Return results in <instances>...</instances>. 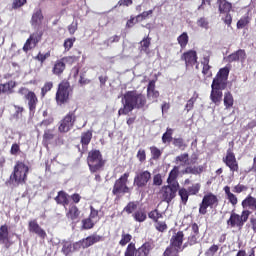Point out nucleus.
I'll return each instance as SVG.
<instances>
[{
    "label": "nucleus",
    "mask_w": 256,
    "mask_h": 256,
    "mask_svg": "<svg viewBox=\"0 0 256 256\" xmlns=\"http://www.w3.org/2000/svg\"><path fill=\"white\" fill-rule=\"evenodd\" d=\"M175 138H173V128H167L166 132L162 135V143H164V145H169V143H173V140Z\"/></svg>",
    "instance_id": "34"
},
{
    "label": "nucleus",
    "mask_w": 256,
    "mask_h": 256,
    "mask_svg": "<svg viewBox=\"0 0 256 256\" xmlns=\"http://www.w3.org/2000/svg\"><path fill=\"white\" fill-rule=\"evenodd\" d=\"M222 161L232 173H239V162H237L233 149L229 148L227 150L226 156L222 158Z\"/></svg>",
    "instance_id": "13"
},
{
    "label": "nucleus",
    "mask_w": 256,
    "mask_h": 256,
    "mask_svg": "<svg viewBox=\"0 0 256 256\" xmlns=\"http://www.w3.org/2000/svg\"><path fill=\"white\" fill-rule=\"evenodd\" d=\"M151 181V172L149 170H141L139 172H136L134 176V187H137V189H145L147 187V184Z\"/></svg>",
    "instance_id": "12"
},
{
    "label": "nucleus",
    "mask_w": 256,
    "mask_h": 256,
    "mask_svg": "<svg viewBox=\"0 0 256 256\" xmlns=\"http://www.w3.org/2000/svg\"><path fill=\"white\" fill-rule=\"evenodd\" d=\"M191 175H201L203 166H189Z\"/></svg>",
    "instance_id": "60"
},
{
    "label": "nucleus",
    "mask_w": 256,
    "mask_h": 256,
    "mask_svg": "<svg viewBox=\"0 0 256 256\" xmlns=\"http://www.w3.org/2000/svg\"><path fill=\"white\" fill-rule=\"evenodd\" d=\"M179 177V166H174L173 169L170 171L167 183H173Z\"/></svg>",
    "instance_id": "43"
},
{
    "label": "nucleus",
    "mask_w": 256,
    "mask_h": 256,
    "mask_svg": "<svg viewBox=\"0 0 256 256\" xmlns=\"http://www.w3.org/2000/svg\"><path fill=\"white\" fill-rule=\"evenodd\" d=\"M71 93V84L69 81H62L58 85V90L56 92V103L57 105H65L69 103V94Z\"/></svg>",
    "instance_id": "10"
},
{
    "label": "nucleus",
    "mask_w": 256,
    "mask_h": 256,
    "mask_svg": "<svg viewBox=\"0 0 256 256\" xmlns=\"http://www.w3.org/2000/svg\"><path fill=\"white\" fill-rule=\"evenodd\" d=\"M75 41V38H67L66 40H64L63 47L65 51H71L73 45L75 44Z\"/></svg>",
    "instance_id": "53"
},
{
    "label": "nucleus",
    "mask_w": 256,
    "mask_h": 256,
    "mask_svg": "<svg viewBox=\"0 0 256 256\" xmlns=\"http://www.w3.org/2000/svg\"><path fill=\"white\" fill-rule=\"evenodd\" d=\"M249 190V187L247 185H244V184H237L233 187L232 191L233 193H244L245 191H248Z\"/></svg>",
    "instance_id": "52"
},
{
    "label": "nucleus",
    "mask_w": 256,
    "mask_h": 256,
    "mask_svg": "<svg viewBox=\"0 0 256 256\" xmlns=\"http://www.w3.org/2000/svg\"><path fill=\"white\" fill-rule=\"evenodd\" d=\"M172 145H174L177 149H180V151H185V149H187V142H185V139L181 137L174 138Z\"/></svg>",
    "instance_id": "38"
},
{
    "label": "nucleus",
    "mask_w": 256,
    "mask_h": 256,
    "mask_svg": "<svg viewBox=\"0 0 256 256\" xmlns=\"http://www.w3.org/2000/svg\"><path fill=\"white\" fill-rule=\"evenodd\" d=\"M0 243L3 245L9 244V226L7 224L0 226Z\"/></svg>",
    "instance_id": "28"
},
{
    "label": "nucleus",
    "mask_w": 256,
    "mask_h": 256,
    "mask_svg": "<svg viewBox=\"0 0 256 256\" xmlns=\"http://www.w3.org/2000/svg\"><path fill=\"white\" fill-rule=\"evenodd\" d=\"M92 139H93V132L91 130H87L86 132H83L81 134V140H80L82 147H87L89 143H91Z\"/></svg>",
    "instance_id": "30"
},
{
    "label": "nucleus",
    "mask_w": 256,
    "mask_h": 256,
    "mask_svg": "<svg viewBox=\"0 0 256 256\" xmlns=\"http://www.w3.org/2000/svg\"><path fill=\"white\" fill-rule=\"evenodd\" d=\"M79 217H81V210H79V207H77L75 204H70L66 212V218L68 221L77 223V221H79Z\"/></svg>",
    "instance_id": "17"
},
{
    "label": "nucleus",
    "mask_w": 256,
    "mask_h": 256,
    "mask_svg": "<svg viewBox=\"0 0 256 256\" xmlns=\"http://www.w3.org/2000/svg\"><path fill=\"white\" fill-rule=\"evenodd\" d=\"M33 232L38 235V237H40L42 241H45V239L47 238V232H45V230H43V228H41L40 225L37 223L33 224Z\"/></svg>",
    "instance_id": "40"
},
{
    "label": "nucleus",
    "mask_w": 256,
    "mask_h": 256,
    "mask_svg": "<svg viewBox=\"0 0 256 256\" xmlns=\"http://www.w3.org/2000/svg\"><path fill=\"white\" fill-rule=\"evenodd\" d=\"M100 241H105V238L97 234L87 236L86 238H83L75 243L63 240L61 253H63L65 256H69L71 253H75V251H81V249H89V247H92V245H95V243H100Z\"/></svg>",
    "instance_id": "3"
},
{
    "label": "nucleus",
    "mask_w": 256,
    "mask_h": 256,
    "mask_svg": "<svg viewBox=\"0 0 256 256\" xmlns=\"http://www.w3.org/2000/svg\"><path fill=\"white\" fill-rule=\"evenodd\" d=\"M199 57L197 56V51L188 50L184 52L181 56V60L185 62L186 67H193L197 65Z\"/></svg>",
    "instance_id": "16"
},
{
    "label": "nucleus",
    "mask_w": 256,
    "mask_h": 256,
    "mask_svg": "<svg viewBox=\"0 0 256 256\" xmlns=\"http://www.w3.org/2000/svg\"><path fill=\"white\" fill-rule=\"evenodd\" d=\"M244 211H251V213L256 211V198L251 194H248L244 200L241 202Z\"/></svg>",
    "instance_id": "18"
},
{
    "label": "nucleus",
    "mask_w": 256,
    "mask_h": 256,
    "mask_svg": "<svg viewBox=\"0 0 256 256\" xmlns=\"http://www.w3.org/2000/svg\"><path fill=\"white\" fill-rule=\"evenodd\" d=\"M20 93H22V95H25V99H27L28 105H29V109L30 111H33V92L27 90V88H22L20 90Z\"/></svg>",
    "instance_id": "37"
},
{
    "label": "nucleus",
    "mask_w": 256,
    "mask_h": 256,
    "mask_svg": "<svg viewBox=\"0 0 256 256\" xmlns=\"http://www.w3.org/2000/svg\"><path fill=\"white\" fill-rule=\"evenodd\" d=\"M33 42V34L29 36V38L26 40V43L23 46V51L27 53V51H31V43Z\"/></svg>",
    "instance_id": "62"
},
{
    "label": "nucleus",
    "mask_w": 256,
    "mask_h": 256,
    "mask_svg": "<svg viewBox=\"0 0 256 256\" xmlns=\"http://www.w3.org/2000/svg\"><path fill=\"white\" fill-rule=\"evenodd\" d=\"M132 217L134 218L135 221L138 223H143L144 221H147V213L143 210H138L136 211Z\"/></svg>",
    "instance_id": "42"
},
{
    "label": "nucleus",
    "mask_w": 256,
    "mask_h": 256,
    "mask_svg": "<svg viewBox=\"0 0 256 256\" xmlns=\"http://www.w3.org/2000/svg\"><path fill=\"white\" fill-rule=\"evenodd\" d=\"M219 205V198L217 195L213 194L212 192H209L205 194L202 198L201 203L199 204V215H205L208 213L209 209H215V207H218Z\"/></svg>",
    "instance_id": "9"
},
{
    "label": "nucleus",
    "mask_w": 256,
    "mask_h": 256,
    "mask_svg": "<svg viewBox=\"0 0 256 256\" xmlns=\"http://www.w3.org/2000/svg\"><path fill=\"white\" fill-rule=\"evenodd\" d=\"M178 195L183 203V205H187V201H189V192L186 188H180L178 191Z\"/></svg>",
    "instance_id": "45"
},
{
    "label": "nucleus",
    "mask_w": 256,
    "mask_h": 256,
    "mask_svg": "<svg viewBox=\"0 0 256 256\" xmlns=\"http://www.w3.org/2000/svg\"><path fill=\"white\" fill-rule=\"evenodd\" d=\"M132 239H133V236L123 230L121 234V239L119 241V245L121 247H125V245L131 243Z\"/></svg>",
    "instance_id": "41"
},
{
    "label": "nucleus",
    "mask_w": 256,
    "mask_h": 256,
    "mask_svg": "<svg viewBox=\"0 0 256 256\" xmlns=\"http://www.w3.org/2000/svg\"><path fill=\"white\" fill-rule=\"evenodd\" d=\"M122 105L118 110V115H129L134 109L147 107V96L137 90L127 91L122 97Z\"/></svg>",
    "instance_id": "1"
},
{
    "label": "nucleus",
    "mask_w": 256,
    "mask_h": 256,
    "mask_svg": "<svg viewBox=\"0 0 256 256\" xmlns=\"http://www.w3.org/2000/svg\"><path fill=\"white\" fill-rule=\"evenodd\" d=\"M223 101L225 109H231V107L235 105V99L233 98V94L230 91L224 93Z\"/></svg>",
    "instance_id": "31"
},
{
    "label": "nucleus",
    "mask_w": 256,
    "mask_h": 256,
    "mask_svg": "<svg viewBox=\"0 0 256 256\" xmlns=\"http://www.w3.org/2000/svg\"><path fill=\"white\" fill-rule=\"evenodd\" d=\"M153 185H156L157 187L163 185V178L161 177V174H156L153 176Z\"/></svg>",
    "instance_id": "64"
},
{
    "label": "nucleus",
    "mask_w": 256,
    "mask_h": 256,
    "mask_svg": "<svg viewBox=\"0 0 256 256\" xmlns=\"http://www.w3.org/2000/svg\"><path fill=\"white\" fill-rule=\"evenodd\" d=\"M246 58H247V53H245V50L243 49H239L238 51L228 56V60L230 61V63H233L235 61H245Z\"/></svg>",
    "instance_id": "25"
},
{
    "label": "nucleus",
    "mask_w": 256,
    "mask_h": 256,
    "mask_svg": "<svg viewBox=\"0 0 256 256\" xmlns=\"http://www.w3.org/2000/svg\"><path fill=\"white\" fill-rule=\"evenodd\" d=\"M229 67L221 68L211 84L210 101L214 105H221L223 101V91L227 89V80L229 79Z\"/></svg>",
    "instance_id": "2"
},
{
    "label": "nucleus",
    "mask_w": 256,
    "mask_h": 256,
    "mask_svg": "<svg viewBox=\"0 0 256 256\" xmlns=\"http://www.w3.org/2000/svg\"><path fill=\"white\" fill-rule=\"evenodd\" d=\"M192 233L188 236V242L190 247L193 245H197V239H199V225L197 223H193L191 226Z\"/></svg>",
    "instance_id": "22"
},
{
    "label": "nucleus",
    "mask_w": 256,
    "mask_h": 256,
    "mask_svg": "<svg viewBox=\"0 0 256 256\" xmlns=\"http://www.w3.org/2000/svg\"><path fill=\"white\" fill-rule=\"evenodd\" d=\"M148 217L155 223L158 220L163 219V214L159 212L158 209H154L148 213Z\"/></svg>",
    "instance_id": "46"
},
{
    "label": "nucleus",
    "mask_w": 256,
    "mask_h": 256,
    "mask_svg": "<svg viewBox=\"0 0 256 256\" xmlns=\"http://www.w3.org/2000/svg\"><path fill=\"white\" fill-rule=\"evenodd\" d=\"M76 120L77 116L75 115V110L66 114L65 117L60 121V125L58 127L60 133H69V131L73 129Z\"/></svg>",
    "instance_id": "11"
},
{
    "label": "nucleus",
    "mask_w": 256,
    "mask_h": 256,
    "mask_svg": "<svg viewBox=\"0 0 256 256\" xmlns=\"http://www.w3.org/2000/svg\"><path fill=\"white\" fill-rule=\"evenodd\" d=\"M154 227L156 231H159V233H165V231L168 229L167 223L159 220L155 222Z\"/></svg>",
    "instance_id": "49"
},
{
    "label": "nucleus",
    "mask_w": 256,
    "mask_h": 256,
    "mask_svg": "<svg viewBox=\"0 0 256 256\" xmlns=\"http://www.w3.org/2000/svg\"><path fill=\"white\" fill-rule=\"evenodd\" d=\"M55 139V131L54 130H45L43 135L44 143H49Z\"/></svg>",
    "instance_id": "47"
},
{
    "label": "nucleus",
    "mask_w": 256,
    "mask_h": 256,
    "mask_svg": "<svg viewBox=\"0 0 256 256\" xmlns=\"http://www.w3.org/2000/svg\"><path fill=\"white\" fill-rule=\"evenodd\" d=\"M178 44L181 49H185L187 45H189V34L187 32H183L181 35L177 37Z\"/></svg>",
    "instance_id": "33"
},
{
    "label": "nucleus",
    "mask_w": 256,
    "mask_h": 256,
    "mask_svg": "<svg viewBox=\"0 0 256 256\" xmlns=\"http://www.w3.org/2000/svg\"><path fill=\"white\" fill-rule=\"evenodd\" d=\"M175 163H176V165H179V163H181L180 165L182 167H185V165H189V154L183 153V154L176 156Z\"/></svg>",
    "instance_id": "36"
},
{
    "label": "nucleus",
    "mask_w": 256,
    "mask_h": 256,
    "mask_svg": "<svg viewBox=\"0 0 256 256\" xmlns=\"http://www.w3.org/2000/svg\"><path fill=\"white\" fill-rule=\"evenodd\" d=\"M54 200L56 201L57 205H62V207L67 209V205H69V194H67L65 191H59Z\"/></svg>",
    "instance_id": "23"
},
{
    "label": "nucleus",
    "mask_w": 256,
    "mask_h": 256,
    "mask_svg": "<svg viewBox=\"0 0 256 256\" xmlns=\"http://www.w3.org/2000/svg\"><path fill=\"white\" fill-rule=\"evenodd\" d=\"M88 218L92 219L93 221H96V223L99 222V210L95 209V207L90 206V214Z\"/></svg>",
    "instance_id": "51"
},
{
    "label": "nucleus",
    "mask_w": 256,
    "mask_h": 256,
    "mask_svg": "<svg viewBox=\"0 0 256 256\" xmlns=\"http://www.w3.org/2000/svg\"><path fill=\"white\" fill-rule=\"evenodd\" d=\"M153 250V244L151 242H145L138 249L134 242H130L124 252V256H149Z\"/></svg>",
    "instance_id": "8"
},
{
    "label": "nucleus",
    "mask_w": 256,
    "mask_h": 256,
    "mask_svg": "<svg viewBox=\"0 0 256 256\" xmlns=\"http://www.w3.org/2000/svg\"><path fill=\"white\" fill-rule=\"evenodd\" d=\"M140 47L139 50L142 51L143 53H150L149 47H151V37L149 35L145 36L141 41H140Z\"/></svg>",
    "instance_id": "29"
},
{
    "label": "nucleus",
    "mask_w": 256,
    "mask_h": 256,
    "mask_svg": "<svg viewBox=\"0 0 256 256\" xmlns=\"http://www.w3.org/2000/svg\"><path fill=\"white\" fill-rule=\"evenodd\" d=\"M249 23H251V17H249V14H247L245 16H242L238 20L236 27H237V29H245V27L249 26Z\"/></svg>",
    "instance_id": "35"
},
{
    "label": "nucleus",
    "mask_w": 256,
    "mask_h": 256,
    "mask_svg": "<svg viewBox=\"0 0 256 256\" xmlns=\"http://www.w3.org/2000/svg\"><path fill=\"white\" fill-rule=\"evenodd\" d=\"M250 216H251V211L249 210H243L241 212V215L235 212H232L230 214L229 219L227 220V226L230 227V229H235L236 227L237 229H239V231H241L245 223L249 221Z\"/></svg>",
    "instance_id": "6"
},
{
    "label": "nucleus",
    "mask_w": 256,
    "mask_h": 256,
    "mask_svg": "<svg viewBox=\"0 0 256 256\" xmlns=\"http://www.w3.org/2000/svg\"><path fill=\"white\" fill-rule=\"evenodd\" d=\"M119 41H121V36L114 35L105 41V45H107V47H109V45H113V43H119Z\"/></svg>",
    "instance_id": "58"
},
{
    "label": "nucleus",
    "mask_w": 256,
    "mask_h": 256,
    "mask_svg": "<svg viewBox=\"0 0 256 256\" xmlns=\"http://www.w3.org/2000/svg\"><path fill=\"white\" fill-rule=\"evenodd\" d=\"M136 157L140 163H145L147 161V152H145V149H139Z\"/></svg>",
    "instance_id": "54"
},
{
    "label": "nucleus",
    "mask_w": 256,
    "mask_h": 256,
    "mask_svg": "<svg viewBox=\"0 0 256 256\" xmlns=\"http://www.w3.org/2000/svg\"><path fill=\"white\" fill-rule=\"evenodd\" d=\"M184 239H185V234L183 233V231H178L177 233L172 235L170 239V244L166 249L182 251L181 247H183Z\"/></svg>",
    "instance_id": "15"
},
{
    "label": "nucleus",
    "mask_w": 256,
    "mask_h": 256,
    "mask_svg": "<svg viewBox=\"0 0 256 256\" xmlns=\"http://www.w3.org/2000/svg\"><path fill=\"white\" fill-rule=\"evenodd\" d=\"M197 26L201 27V29H209V21H207V18L202 17L197 20Z\"/></svg>",
    "instance_id": "57"
},
{
    "label": "nucleus",
    "mask_w": 256,
    "mask_h": 256,
    "mask_svg": "<svg viewBox=\"0 0 256 256\" xmlns=\"http://www.w3.org/2000/svg\"><path fill=\"white\" fill-rule=\"evenodd\" d=\"M81 223H82L81 225L82 231H89V229H93V227L97 225V221L92 220L89 217L82 219Z\"/></svg>",
    "instance_id": "32"
},
{
    "label": "nucleus",
    "mask_w": 256,
    "mask_h": 256,
    "mask_svg": "<svg viewBox=\"0 0 256 256\" xmlns=\"http://www.w3.org/2000/svg\"><path fill=\"white\" fill-rule=\"evenodd\" d=\"M10 153L12 155H19V153H21V146L18 143L12 144Z\"/></svg>",
    "instance_id": "61"
},
{
    "label": "nucleus",
    "mask_w": 256,
    "mask_h": 256,
    "mask_svg": "<svg viewBox=\"0 0 256 256\" xmlns=\"http://www.w3.org/2000/svg\"><path fill=\"white\" fill-rule=\"evenodd\" d=\"M219 13H231L233 4L227 0H217Z\"/></svg>",
    "instance_id": "24"
},
{
    "label": "nucleus",
    "mask_w": 256,
    "mask_h": 256,
    "mask_svg": "<svg viewBox=\"0 0 256 256\" xmlns=\"http://www.w3.org/2000/svg\"><path fill=\"white\" fill-rule=\"evenodd\" d=\"M61 60L63 61V63L66 65H73V63H77L78 58L77 56H65L62 57Z\"/></svg>",
    "instance_id": "56"
},
{
    "label": "nucleus",
    "mask_w": 256,
    "mask_h": 256,
    "mask_svg": "<svg viewBox=\"0 0 256 256\" xmlns=\"http://www.w3.org/2000/svg\"><path fill=\"white\" fill-rule=\"evenodd\" d=\"M197 97H199V95L194 94L193 97H191L186 105H185V110L187 111V113H189V111H191L193 109V107H195V102L197 101Z\"/></svg>",
    "instance_id": "48"
},
{
    "label": "nucleus",
    "mask_w": 256,
    "mask_h": 256,
    "mask_svg": "<svg viewBox=\"0 0 256 256\" xmlns=\"http://www.w3.org/2000/svg\"><path fill=\"white\" fill-rule=\"evenodd\" d=\"M150 15H153V10L142 12L141 14L136 16V23H139V21H145V19H149Z\"/></svg>",
    "instance_id": "50"
},
{
    "label": "nucleus",
    "mask_w": 256,
    "mask_h": 256,
    "mask_svg": "<svg viewBox=\"0 0 256 256\" xmlns=\"http://www.w3.org/2000/svg\"><path fill=\"white\" fill-rule=\"evenodd\" d=\"M27 173H29V166L17 161L7 183L9 185H21L27 181Z\"/></svg>",
    "instance_id": "5"
},
{
    "label": "nucleus",
    "mask_w": 256,
    "mask_h": 256,
    "mask_svg": "<svg viewBox=\"0 0 256 256\" xmlns=\"http://www.w3.org/2000/svg\"><path fill=\"white\" fill-rule=\"evenodd\" d=\"M86 161L90 173H99V171H103V169H105V163H107V160L103 158L101 150L97 149H92L88 152Z\"/></svg>",
    "instance_id": "4"
},
{
    "label": "nucleus",
    "mask_w": 256,
    "mask_h": 256,
    "mask_svg": "<svg viewBox=\"0 0 256 256\" xmlns=\"http://www.w3.org/2000/svg\"><path fill=\"white\" fill-rule=\"evenodd\" d=\"M149 149L151 157L154 161H158V159H161V155H163V151H161V149L157 148V146H151Z\"/></svg>",
    "instance_id": "44"
},
{
    "label": "nucleus",
    "mask_w": 256,
    "mask_h": 256,
    "mask_svg": "<svg viewBox=\"0 0 256 256\" xmlns=\"http://www.w3.org/2000/svg\"><path fill=\"white\" fill-rule=\"evenodd\" d=\"M130 173L126 172L121 175L118 179L115 180L113 188H112V195H115L117 199L121 195H125L126 193H130L131 189L127 185L129 183Z\"/></svg>",
    "instance_id": "7"
},
{
    "label": "nucleus",
    "mask_w": 256,
    "mask_h": 256,
    "mask_svg": "<svg viewBox=\"0 0 256 256\" xmlns=\"http://www.w3.org/2000/svg\"><path fill=\"white\" fill-rule=\"evenodd\" d=\"M139 207V202L137 201H130L123 209L124 213H127L128 215H131V213L137 211V208Z\"/></svg>",
    "instance_id": "39"
},
{
    "label": "nucleus",
    "mask_w": 256,
    "mask_h": 256,
    "mask_svg": "<svg viewBox=\"0 0 256 256\" xmlns=\"http://www.w3.org/2000/svg\"><path fill=\"white\" fill-rule=\"evenodd\" d=\"M49 57H51V52L50 51L46 52L45 54L39 52L34 57V61L38 62V64L36 65L37 71H39V69H41V67H43V63H45V61H47V59H49Z\"/></svg>",
    "instance_id": "27"
},
{
    "label": "nucleus",
    "mask_w": 256,
    "mask_h": 256,
    "mask_svg": "<svg viewBox=\"0 0 256 256\" xmlns=\"http://www.w3.org/2000/svg\"><path fill=\"white\" fill-rule=\"evenodd\" d=\"M201 189V184L197 183L188 187L187 191L189 195H197Z\"/></svg>",
    "instance_id": "55"
},
{
    "label": "nucleus",
    "mask_w": 256,
    "mask_h": 256,
    "mask_svg": "<svg viewBox=\"0 0 256 256\" xmlns=\"http://www.w3.org/2000/svg\"><path fill=\"white\" fill-rule=\"evenodd\" d=\"M27 3V0H13L12 9H19Z\"/></svg>",
    "instance_id": "63"
},
{
    "label": "nucleus",
    "mask_w": 256,
    "mask_h": 256,
    "mask_svg": "<svg viewBox=\"0 0 256 256\" xmlns=\"http://www.w3.org/2000/svg\"><path fill=\"white\" fill-rule=\"evenodd\" d=\"M223 191L226 195V199L229 201L230 204H232V207H235L239 203V199L237 198V195L231 192V187L229 186H225L223 188Z\"/></svg>",
    "instance_id": "26"
},
{
    "label": "nucleus",
    "mask_w": 256,
    "mask_h": 256,
    "mask_svg": "<svg viewBox=\"0 0 256 256\" xmlns=\"http://www.w3.org/2000/svg\"><path fill=\"white\" fill-rule=\"evenodd\" d=\"M65 69H67V65L63 63V60L60 58L55 61L52 67V73L53 75H56V77H61L62 73L65 72Z\"/></svg>",
    "instance_id": "21"
},
{
    "label": "nucleus",
    "mask_w": 256,
    "mask_h": 256,
    "mask_svg": "<svg viewBox=\"0 0 256 256\" xmlns=\"http://www.w3.org/2000/svg\"><path fill=\"white\" fill-rule=\"evenodd\" d=\"M15 87H17V83L13 80L0 84V95H11Z\"/></svg>",
    "instance_id": "20"
},
{
    "label": "nucleus",
    "mask_w": 256,
    "mask_h": 256,
    "mask_svg": "<svg viewBox=\"0 0 256 256\" xmlns=\"http://www.w3.org/2000/svg\"><path fill=\"white\" fill-rule=\"evenodd\" d=\"M51 89H53V82H46L41 90L42 97H45V94L49 93Z\"/></svg>",
    "instance_id": "59"
},
{
    "label": "nucleus",
    "mask_w": 256,
    "mask_h": 256,
    "mask_svg": "<svg viewBox=\"0 0 256 256\" xmlns=\"http://www.w3.org/2000/svg\"><path fill=\"white\" fill-rule=\"evenodd\" d=\"M210 61H211V58L209 56H204L201 62L203 65L202 75H204L206 79L213 77V72L211 71V65H209Z\"/></svg>",
    "instance_id": "19"
},
{
    "label": "nucleus",
    "mask_w": 256,
    "mask_h": 256,
    "mask_svg": "<svg viewBox=\"0 0 256 256\" xmlns=\"http://www.w3.org/2000/svg\"><path fill=\"white\" fill-rule=\"evenodd\" d=\"M179 189V183H173L167 186H163L161 189L162 199L166 203H171L174 197H177V191Z\"/></svg>",
    "instance_id": "14"
}]
</instances>
